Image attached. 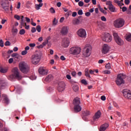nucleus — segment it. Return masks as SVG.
Returning a JSON list of instances; mask_svg holds the SVG:
<instances>
[{
    "label": "nucleus",
    "mask_w": 131,
    "mask_h": 131,
    "mask_svg": "<svg viewBox=\"0 0 131 131\" xmlns=\"http://www.w3.org/2000/svg\"><path fill=\"white\" fill-rule=\"evenodd\" d=\"M14 18L15 19H16V20H20V19H21V18L20 17V16L17 14L14 15Z\"/></svg>",
    "instance_id": "obj_41"
},
{
    "label": "nucleus",
    "mask_w": 131,
    "mask_h": 131,
    "mask_svg": "<svg viewBox=\"0 0 131 131\" xmlns=\"http://www.w3.org/2000/svg\"><path fill=\"white\" fill-rule=\"evenodd\" d=\"M38 73L40 75H47L49 73V70L46 67H40L38 69Z\"/></svg>",
    "instance_id": "obj_13"
},
{
    "label": "nucleus",
    "mask_w": 131,
    "mask_h": 131,
    "mask_svg": "<svg viewBox=\"0 0 131 131\" xmlns=\"http://www.w3.org/2000/svg\"><path fill=\"white\" fill-rule=\"evenodd\" d=\"M20 7H21V3L18 2L16 8H17V9H20Z\"/></svg>",
    "instance_id": "obj_63"
},
{
    "label": "nucleus",
    "mask_w": 131,
    "mask_h": 131,
    "mask_svg": "<svg viewBox=\"0 0 131 131\" xmlns=\"http://www.w3.org/2000/svg\"><path fill=\"white\" fill-rule=\"evenodd\" d=\"M27 54V51L26 50L23 51L21 52V55L23 56H25V55H26Z\"/></svg>",
    "instance_id": "obj_46"
},
{
    "label": "nucleus",
    "mask_w": 131,
    "mask_h": 131,
    "mask_svg": "<svg viewBox=\"0 0 131 131\" xmlns=\"http://www.w3.org/2000/svg\"><path fill=\"white\" fill-rule=\"evenodd\" d=\"M101 100H102V101H105L106 100V97H105V96H102L101 97Z\"/></svg>",
    "instance_id": "obj_57"
},
{
    "label": "nucleus",
    "mask_w": 131,
    "mask_h": 131,
    "mask_svg": "<svg viewBox=\"0 0 131 131\" xmlns=\"http://www.w3.org/2000/svg\"><path fill=\"white\" fill-rule=\"evenodd\" d=\"M85 15L86 17H90V16H91V13L90 12H86L85 13Z\"/></svg>",
    "instance_id": "obj_54"
},
{
    "label": "nucleus",
    "mask_w": 131,
    "mask_h": 131,
    "mask_svg": "<svg viewBox=\"0 0 131 131\" xmlns=\"http://www.w3.org/2000/svg\"><path fill=\"white\" fill-rule=\"evenodd\" d=\"M84 114L85 115H86V116H88L90 115V114H91V113L89 111H86L84 112Z\"/></svg>",
    "instance_id": "obj_39"
},
{
    "label": "nucleus",
    "mask_w": 131,
    "mask_h": 131,
    "mask_svg": "<svg viewBox=\"0 0 131 131\" xmlns=\"http://www.w3.org/2000/svg\"><path fill=\"white\" fill-rule=\"evenodd\" d=\"M43 6V4L39 3V4H37L35 6L36 10H39L41 7Z\"/></svg>",
    "instance_id": "obj_24"
},
{
    "label": "nucleus",
    "mask_w": 131,
    "mask_h": 131,
    "mask_svg": "<svg viewBox=\"0 0 131 131\" xmlns=\"http://www.w3.org/2000/svg\"><path fill=\"white\" fill-rule=\"evenodd\" d=\"M36 30L38 32H40L41 31V28L40 26H39V25L37 26Z\"/></svg>",
    "instance_id": "obj_33"
},
{
    "label": "nucleus",
    "mask_w": 131,
    "mask_h": 131,
    "mask_svg": "<svg viewBox=\"0 0 131 131\" xmlns=\"http://www.w3.org/2000/svg\"><path fill=\"white\" fill-rule=\"evenodd\" d=\"M61 6H62V3H61V2H58L57 3V6L58 7V8H60V7H61Z\"/></svg>",
    "instance_id": "obj_61"
},
{
    "label": "nucleus",
    "mask_w": 131,
    "mask_h": 131,
    "mask_svg": "<svg viewBox=\"0 0 131 131\" xmlns=\"http://www.w3.org/2000/svg\"><path fill=\"white\" fill-rule=\"evenodd\" d=\"M73 90L74 92H77L78 91V86L75 85L73 86Z\"/></svg>",
    "instance_id": "obj_32"
},
{
    "label": "nucleus",
    "mask_w": 131,
    "mask_h": 131,
    "mask_svg": "<svg viewBox=\"0 0 131 131\" xmlns=\"http://www.w3.org/2000/svg\"><path fill=\"white\" fill-rule=\"evenodd\" d=\"M50 12L51 13V14H55L56 13V11L55 10V9L54 8L51 7L50 9Z\"/></svg>",
    "instance_id": "obj_30"
},
{
    "label": "nucleus",
    "mask_w": 131,
    "mask_h": 131,
    "mask_svg": "<svg viewBox=\"0 0 131 131\" xmlns=\"http://www.w3.org/2000/svg\"><path fill=\"white\" fill-rule=\"evenodd\" d=\"M12 31H13V32H14V33H17V32H18V29H17L16 28L13 29Z\"/></svg>",
    "instance_id": "obj_58"
},
{
    "label": "nucleus",
    "mask_w": 131,
    "mask_h": 131,
    "mask_svg": "<svg viewBox=\"0 0 131 131\" xmlns=\"http://www.w3.org/2000/svg\"><path fill=\"white\" fill-rule=\"evenodd\" d=\"M77 15V13L76 12H73L72 16V17H76Z\"/></svg>",
    "instance_id": "obj_56"
},
{
    "label": "nucleus",
    "mask_w": 131,
    "mask_h": 131,
    "mask_svg": "<svg viewBox=\"0 0 131 131\" xmlns=\"http://www.w3.org/2000/svg\"><path fill=\"white\" fill-rule=\"evenodd\" d=\"M31 32H32V33H34V32H36V29L34 27H33L31 30Z\"/></svg>",
    "instance_id": "obj_49"
},
{
    "label": "nucleus",
    "mask_w": 131,
    "mask_h": 131,
    "mask_svg": "<svg viewBox=\"0 0 131 131\" xmlns=\"http://www.w3.org/2000/svg\"><path fill=\"white\" fill-rule=\"evenodd\" d=\"M124 3L125 5H129V3H130V1L129 0H125Z\"/></svg>",
    "instance_id": "obj_51"
},
{
    "label": "nucleus",
    "mask_w": 131,
    "mask_h": 131,
    "mask_svg": "<svg viewBox=\"0 0 131 131\" xmlns=\"http://www.w3.org/2000/svg\"><path fill=\"white\" fill-rule=\"evenodd\" d=\"M116 83L117 85H121V84H124V80H123V75L120 74L117 76L116 80Z\"/></svg>",
    "instance_id": "obj_10"
},
{
    "label": "nucleus",
    "mask_w": 131,
    "mask_h": 131,
    "mask_svg": "<svg viewBox=\"0 0 131 131\" xmlns=\"http://www.w3.org/2000/svg\"><path fill=\"white\" fill-rule=\"evenodd\" d=\"M68 30H69V27L67 26L62 27L60 30L61 35H67L68 34Z\"/></svg>",
    "instance_id": "obj_17"
},
{
    "label": "nucleus",
    "mask_w": 131,
    "mask_h": 131,
    "mask_svg": "<svg viewBox=\"0 0 131 131\" xmlns=\"http://www.w3.org/2000/svg\"><path fill=\"white\" fill-rule=\"evenodd\" d=\"M0 72L2 73H6V72H8V69L0 66Z\"/></svg>",
    "instance_id": "obj_22"
},
{
    "label": "nucleus",
    "mask_w": 131,
    "mask_h": 131,
    "mask_svg": "<svg viewBox=\"0 0 131 131\" xmlns=\"http://www.w3.org/2000/svg\"><path fill=\"white\" fill-rule=\"evenodd\" d=\"M105 68L106 69H111V65L110 64V63H108L105 65Z\"/></svg>",
    "instance_id": "obj_35"
},
{
    "label": "nucleus",
    "mask_w": 131,
    "mask_h": 131,
    "mask_svg": "<svg viewBox=\"0 0 131 131\" xmlns=\"http://www.w3.org/2000/svg\"><path fill=\"white\" fill-rule=\"evenodd\" d=\"M19 67L20 71L23 73H27L29 71V66L24 61L19 63Z\"/></svg>",
    "instance_id": "obj_3"
},
{
    "label": "nucleus",
    "mask_w": 131,
    "mask_h": 131,
    "mask_svg": "<svg viewBox=\"0 0 131 131\" xmlns=\"http://www.w3.org/2000/svg\"><path fill=\"white\" fill-rule=\"evenodd\" d=\"M25 19H26V21L27 22V23H30V18L26 17H25Z\"/></svg>",
    "instance_id": "obj_59"
},
{
    "label": "nucleus",
    "mask_w": 131,
    "mask_h": 131,
    "mask_svg": "<svg viewBox=\"0 0 131 131\" xmlns=\"http://www.w3.org/2000/svg\"><path fill=\"white\" fill-rule=\"evenodd\" d=\"M126 39L127 41H131V34H128L126 36Z\"/></svg>",
    "instance_id": "obj_28"
},
{
    "label": "nucleus",
    "mask_w": 131,
    "mask_h": 131,
    "mask_svg": "<svg viewBox=\"0 0 131 131\" xmlns=\"http://www.w3.org/2000/svg\"><path fill=\"white\" fill-rule=\"evenodd\" d=\"M128 14H129L130 15H131V5L129 6V9L128 11Z\"/></svg>",
    "instance_id": "obj_62"
},
{
    "label": "nucleus",
    "mask_w": 131,
    "mask_h": 131,
    "mask_svg": "<svg viewBox=\"0 0 131 131\" xmlns=\"http://www.w3.org/2000/svg\"><path fill=\"white\" fill-rule=\"evenodd\" d=\"M108 9L111 12H116V11H115V7H114V6H113V5H111V6H109Z\"/></svg>",
    "instance_id": "obj_23"
},
{
    "label": "nucleus",
    "mask_w": 131,
    "mask_h": 131,
    "mask_svg": "<svg viewBox=\"0 0 131 131\" xmlns=\"http://www.w3.org/2000/svg\"><path fill=\"white\" fill-rule=\"evenodd\" d=\"M2 7L3 9H4L5 11H6V12H8V11H9V7L5 6V4H2Z\"/></svg>",
    "instance_id": "obj_29"
},
{
    "label": "nucleus",
    "mask_w": 131,
    "mask_h": 131,
    "mask_svg": "<svg viewBox=\"0 0 131 131\" xmlns=\"http://www.w3.org/2000/svg\"><path fill=\"white\" fill-rule=\"evenodd\" d=\"M48 93H53L54 92V88L53 87H49L47 89Z\"/></svg>",
    "instance_id": "obj_26"
},
{
    "label": "nucleus",
    "mask_w": 131,
    "mask_h": 131,
    "mask_svg": "<svg viewBox=\"0 0 131 131\" xmlns=\"http://www.w3.org/2000/svg\"><path fill=\"white\" fill-rule=\"evenodd\" d=\"M0 47L2 48L4 47V41H3V39L0 40Z\"/></svg>",
    "instance_id": "obj_42"
},
{
    "label": "nucleus",
    "mask_w": 131,
    "mask_h": 131,
    "mask_svg": "<svg viewBox=\"0 0 131 131\" xmlns=\"http://www.w3.org/2000/svg\"><path fill=\"white\" fill-rule=\"evenodd\" d=\"M83 14V12H82V10H78V15H81Z\"/></svg>",
    "instance_id": "obj_47"
},
{
    "label": "nucleus",
    "mask_w": 131,
    "mask_h": 131,
    "mask_svg": "<svg viewBox=\"0 0 131 131\" xmlns=\"http://www.w3.org/2000/svg\"><path fill=\"white\" fill-rule=\"evenodd\" d=\"M127 10V8H126V7H123L122 8V12H126V11Z\"/></svg>",
    "instance_id": "obj_50"
},
{
    "label": "nucleus",
    "mask_w": 131,
    "mask_h": 131,
    "mask_svg": "<svg viewBox=\"0 0 131 131\" xmlns=\"http://www.w3.org/2000/svg\"><path fill=\"white\" fill-rule=\"evenodd\" d=\"M72 76H73L74 77H75L76 76V72H73L71 73Z\"/></svg>",
    "instance_id": "obj_60"
},
{
    "label": "nucleus",
    "mask_w": 131,
    "mask_h": 131,
    "mask_svg": "<svg viewBox=\"0 0 131 131\" xmlns=\"http://www.w3.org/2000/svg\"><path fill=\"white\" fill-rule=\"evenodd\" d=\"M69 45H70L69 38L66 37L64 38L62 40L61 46L63 48H68V47H69Z\"/></svg>",
    "instance_id": "obj_16"
},
{
    "label": "nucleus",
    "mask_w": 131,
    "mask_h": 131,
    "mask_svg": "<svg viewBox=\"0 0 131 131\" xmlns=\"http://www.w3.org/2000/svg\"><path fill=\"white\" fill-rule=\"evenodd\" d=\"M85 76H86V77L91 78V76L89 74V69H86L85 70Z\"/></svg>",
    "instance_id": "obj_27"
},
{
    "label": "nucleus",
    "mask_w": 131,
    "mask_h": 131,
    "mask_svg": "<svg viewBox=\"0 0 131 131\" xmlns=\"http://www.w3.org/2000/svg\"><path fill=\"white\" fill-rule=\"evenodd\" d=\"M114 3L118 5V6L120 7H122V6H124V4L123 3V0H114Z\"/></svg>",
    "instance_id": "obj_20"
},
{
    "label": "nucleus",
    "mask_w": 131,
    "mask_h": 131,
    "mask_svg": "<svg viewBox=\"0 0 131 131\" xmlns=\"http://www.w3.org/2000/svg\"><path fill=\"white\" fill-rule=\"evenodd\" d=\"M13 61H14V60L13 59V58H10L8 60V62L9 63V64H12V63H13Z\"/></svg>",
    "instance_id": "obj_55"
},
{
    "label": "nucleus",
    "mask_w": 131,
    "mask_h": 131,
    "mask_svg": "<svg viewBox=\"0 0 131 131\" xmlns=\"http://www.w3.org/2000/svg\"><path fill=\"white\" fill-rule=\"evenodd\" d=\"M19 34H20V35H23V34H25V30L21 29L19 31Z\"/></svg>",
    "instance_id": "obj_34"
},
{
    "label": "nucleus",
    "mask_w": 131,
    "mask_h": 131,
    "mask_svg": "<svg viewBox=\"0 0 131 131\" xmlns=\"http://www.w3.org/2000/svg\"><path fill=\"white\" fill-rule=\"evenodd\" d=\"M111 48L107 44H103L101 49L102 55H106L110 51Z\"/></svg>",
    "instance_id": "obj_12"
},
{
    "label": "nucleus",
    "mask_w": 131,
    "mask_h": 131,
    "mask_svg": "<svg viewBox=\"0 0 131 131\" xmlns=\"http://www.w3.org/2000/svg\"><path fill=\"white\" fill-rule=\"evenodd\" d=\"M77 34L81 38H86V31L84 29H79L77 32Z\"/></svg>",
    "instance_id": "obj_9"
},
{
    "label": "nucleus",
    "mask_w": 131,
    "mask_h": 131,
    "mask_svg": "<svg viewBox=\"0 0 131 131\" xmlns=\"http://www.w3.org/2000/svg\"><path fill=\"white\" fill-rule=\"evenodd\" d=\"M100 12H101L102 13H103V14H104V15L107 14V12H106V11L104 10V9L100 8L99 9Z\"/></svg>",
    "instance_id": "obj_36"
},
{
    "label": "nucleus",
    "mask_w": 131,
    "mask_h": 131,
    "mask_svg": "<svg viewBox=\"0 0 131 131\" xmlns=\"http://www.w3.org/2000/svg\"><path fill=\"white\" fill-rule=\"evenodd\" d=\"M109 127L108 123H105L102 124L100 128V131H105Z\"/></svg>",
    "instance_id": "obj_19"
},
{
    "label": "nucleus",
    "mask_w": 131,
    "mask_h": 131,
    "mask_svg": "<svg viewBox=\"0 0 131 131\" xmlns=\"http://www.w3.org/2000/svg\"><path fill=\"white\" fill-rule=\"evenodd\" d=\"M66 77L69 80L71 79V76L70 75H67Z\"/></svg>",
    "instance_id": "obj_64"
},
{
    "label": "nucleus",
    "mask_w": 131,
    "mask_h": 131,
    "mask_svg": "<svg viewBox=\"0 0 131 131\" xmlns=\"http://www.w3.org/2000/svg\"><path fill=\"white\" fill-rule=\"evenodd\" d=\"M12 74L9 75L8 79L11 81H13L16 78V79L20 80L22 78V76L20 75L19 73V70L17 68H14L12 70Z\"/></svg>",
    "instance_id": "obj_1"
},
{
    "label": "nucleus",
    "mask_w": 131,
    "mask_h": 131,
    "mask_svg": "<svg viewBox=\"0 0 131 131\" xmlns=\"http://www.w3.org/2000/svg\"><path fill=\"white\" fill-rule=\"evenodd\" d=\"M113 35L117 45H118L119 46H122L123 43H124L123 40L121 39L120 37H119V36H118V34L117 33L114 32Z\"/></svg>",
    "instance_id": "obj_7"
},
{
    "label": "nucleus",
    "mask_w": 131,
    "mask_h": 131,
    "mask_svg": "<svg viewBox=\"0 0 131 131\" xmlns=\"http://www.w3.org/2000/svg\"><path fill=\"white\" fill-rule=\"evenodd\" d=\"M54 77L52 75H48L45 79L46 82H50V81L53 80Z\"/></svg>",
    "instance_id": "obj_21"
},
{
    "label": "nucleus",
    "mask_w": 131,
    "mask_h": 131,
    "mask_svg": "<svg viewBox=\"0 0 131 131\" xmlns=\"http://www.w3.org/2000/svg\"><path fill=\"white\" fill-rule=\"evenodd\" d=\"M106 5L107 6H109V7L111 6L113 4H112V2L111 1H106Z\"/></svg>",
    "instance_id": "obj_37"
},
{
    "label": "nucleus",
    "mask_w": 131,
    "mask_h": 131,
    "mask_svg": "<svg viewBox=\"0 0 131 131\" xmlns=\"http://www.w3.org/2000/svg\"><path fill=\"white\" fill-rule=\"evenodd\" d=\"M116 114L119 117H121V116H122V115H121V113L119 112H117Z\"/></svg>",
    "instance_id": "obj_53"
},
{
    "label": "nucleus",
    "mask_w": 131,
    "mask_h": 131,
    "mask_svg": "<svg viewBox=\"0 0 131 131\" xmlns=\"http://www.w3.org/2000/svg\"><path fill=\"white\" fill-rule=\"evenodd\" d=\"M100 19L102 21H104V22H106V21H107V19H106V17H105V16H101L100 17Z\"/></svg>",
    "instance_id": "obj_40"
},
{
    "label": "nucleus",
    "mask_w": 131,
    "mask_h": 131,
    "mask_svg": "<svg viewBox=\"0 0 131 131\" xmlns=\"http://www.w3.org/2000/svg\"><path fill=\"white\" fill-rule=\"evenodd\" d=\"M31 61L32 64L36 65V64H38V63H39V61H40V56L38 54L34 55L32 56Z\"/></svg>",
    "instance_id": "obj_11"
},
{
    "label": "nucleus",
    "mask_w": 131,
    "mask_h": 131,
    "mask_svg": "<svg viewBox=\"0 0 131 131\" xmlns=\"http://www.w3.org/2000/svg\"><path fill=\"white\" fill-rule=\"evenodd\" d=\"M81 83H82L83 84H84L85 85H86V84H88V82L86 81V80L84 79L81 80Z\"/></svg>",
    "instance_id": "obj_38"
},
{
    "label": "nucleus",
    "mask_w": 131,
    "mask_h": 131,
    "mask_svg": "<svg viewBox=\"0 0 131 131\" xmlns=\"http://www.w3.org/2000/svg\"><path fill=\"white\" fill-rule=\"evenodd\" d=\"M123 95L125 99L131 100V91L128 89H124L123 90Z\"/></svg>",
    "instance_id": "obj_14"
},
{
    "label": "nucleus",
    "mask_w": 131,
    "mask_h": 131,
    "mask_svg": "<svg viewBox=\"0 0 131 131\" xmlns=\"http://www.w3.org/2000/svg\"><path fill=\"white\" fill-rule=\"evenodd\" d=\"M3 129H4V125L0 122V131H3Z\"/></svg>",
    "instance_id": "obj_44"
},
{
    "label": "nucleus",
    "mask_w": 131,
    "mask_h": 131,
    "mask_svg": "<svg viewBox=\"0 0 131 131\" xmlns=\"http://www.w3.org/2000/svg\"><path fill=\"white\" fill-rule=\"evenodd\" d=\"M92 52V46L88 45H86L83 50V55L84 57H90L91 52Z\"/></svg>",
    "instance_id": "obj_4"
},
{
    "label": "nucleus",
    "mask_w": 131,
    "mask_h": 131,
    "mask_svg": "<svg viewBox=\"0 0 131 131\" xmlns=\"http://www.w3.org/2000/svg\"><path fill=\"white\" fill-rule=\"evenodd\" d=\"M65 86L66 85L64 82H59L57 86V91L59 93H62V92H63L65 90Z\"/></svg>",
    "instance_id": "obj_15"
},
{
    "label": "nucleus",
    "mask_w": 131,
    "mask_h": 131,
    "mask_svg": "<svg viewBox=\"0 0 131 131\" xmlns=\"http://www.w3.org/2000/svg\"><path fill=\"white\" fill-rule=\"evenodd\" d=\"M114 25L116 28H121L124 25V20L121 18H119L115 20Z\"/></svg>",
    "instance_id": "obj_8"
},
{
    "label": "nucleus",
    "mask_w": 131,
    "mask_h": 131,
    "mask_svg": "<svg viewBox=\"0 0 131 131\" xmlns=\"http://www.w3.org/2000/svg\"><path fill=\"white\" fill-rule=\"evenodd\" d=\"M101 114L100 111H97L93 117L94 120H98V119L101 117Z\"/></svg>",
    "instance_id": "obj_18"
},
{
    "label": "nucleus",
    "mask_w": 131,
    "mask_h": 131,
    "mask_svg": "<svg viewBox=\"0 0 131 131\" xmlns=\"http://www.w3.org/2000/svg\"><path fill=\"white\" fill-rule=\"evenodd\" d=\"M101 39L106 42H111L112 41V36L109 33H104L101 35Z\"/></svg>",
    "instance_id": "obj_5"
},
{
    "label": "nucleus",
    "mask_w": 131,
    "mask_h": 131,
    "mask_svg": "<svg viewBox=\"0 0 131 131\" xmlns=\"http://www.w3.org/2000/svg\"><path fill=\"white\" fill-rule=\"evenodd\" d=\"M104 74H110L111 72L110 71L106 70L103 72Z\"/></svg>",
    "instance_id": "obj_48"
},
{
    "label": "nucleus",
    "mask_w": 131,
    "mask_h": 131,
    "mask_svg": "<svg viewBox=\"0 0 131 131\" xmlns=\"http://www.w3.org/2000/svg\"><path fill=\"white\" fill-rule=\"evenodd\" d=\"M69 52L71 55H79L81 52V48L78 47H73L70 49Z\"/></svg>",
    "instance_id": "obj_6"
},
{
    "label": "nucleus",
    "mask_w": 131,
    "mask_h": 131,
    "mask_svg": "<svg viewBox=\"0 0 131 131\" xmlns=\"http://www.w3.org/2000/svg\"><path fill=\"white\" fill-rule=\"evenodd\" d=\"M29 47L30 48H34L35 47V43H31L29 45Z\"/></svg>",
    "instance_id": "obj_45"
},
{
    "label": "nucleus",
    "mask_w": 131,
    "mask_h": 131,
    "mask_svg": "<svg viewBox=\"0 0 131 131\" xmlns=\"http://www.w3.org/2000/svg\"><path fill=\"white\" fill-rule=\"evenodd\" d=\"M10 45H11V43H10V41H7L5 43V46H10Z\"/></svg>",
    "instance_id": "obj_52"
},
{
    "label": "nucleus",
    "mask_w": 131,
    "mask_h": 131,
    "mask_svg": "<svg viewBox=\"0 0 131 131\" xmlns=\"http://www.w3.org/2000/svg\"><path fill=\"white\" fill-rule=\"evenodd\" d=\"M78 6H79V7H83V2L80 1L78 3Z\"/></svg>",
    "instance_id": "obj_43"
},
{
    "label": "nucleus",
    "mask_w": 131,
    "mask_h": 131,
    "mask_svg": "<svg viewBox=\"0 0 131 131\" xmlns=\"http://www.w3.org/2000/svg\"><path fill=\"white\" fill-rule=\"evenodd\" d=\"M58 24V20L56 19V18H54L53 21V25L54 26H56Z\"/></svg>",
    "instance_id": "obj_31"
},
{
    "label": "nucleus",
    "mask_w": 131,
    "mask_h": 131,
    "mask_svg": "<svg viewBox=\"0 0 131 131\" xmlns=\"http://www.w3.org/2000/svg\"><path fill=\"white\" fill-rule=\"evenodd\" d=\"M4 102L5 103H6V104H9V103H10V100H9V98H8L6 95H5L4 96Z\"/></svg>",
    "instance_id": "obj_25"
},
{
    "label": "nucleus",
    "mask_w": 131,
    "mask_h": 131,
    "mask_svg": "<svg viewBox=\"0 0 131 131\" xmlns=\"http://www.w3.org/2000/svg\"><path fill=\"white\" fill-rule=\"evenodd\" d=\"M73 104L74 110L76 113L80 112L81 111L82 107L80 106V99L79 98H76L74 100Z\"/></svg>",
    "instance_id": "obj_2"
}]
</instances>
